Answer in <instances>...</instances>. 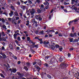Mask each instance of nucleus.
Wrapping results in <instances>:
<instances>
[{
	"instance_id": "680f3d73",
	"label": "nucleus",
	"mask_w": 79,
	"mask_h": 79,
	"mask_svg": "<svg viewBox=\"0 0 79 79\" xmlns=\"http://www.w3.org/2000/svg\"><path fill=\"white\" fill-rule=\"evenodd\" d=\"M20 63H21V61H18V62H17V64H20Z\"/></svg>"
},
{
	"instance_id": "a19ab883",
	"label": "nucleus",
	"mask_w": 79,
	"mask_h": 79,
	"mask_svg": "<svg viewBox=\"0 0 79 79\" xmlns=\"http://www.w3.org/2000/svg\"><path fill=\"white\" fill-rule=\"evenodd\" d=\"M39 2H40V0H36L35 3V4H36V3H39Z\"/></svg>"
},
{
	"instance_id": "ddd939ff",
	"label": "nucleus",
	"mask_w": 79,
	"mask_h": 79,
	"mask_svg": "<svg viewBox=\"0 0 79 79\" xmlns=\"http://www.w3.org/2000/svg\"><path fill=\"white\" fill-rule=\"evenodd\" d=\"M51 49L52 50H54L55 49V47L54 45H52L51 46Z\"/></svg>"
},
{
	"instance_id": "aec40b11",
	"label": "nucleus",
	"mask_w": 79,
	"mask_h": 79,
	"mask_svg": "<svg viewBox=\"0 0 79 79\" xmlns=\"http://www.w3.org/2000/svg\"><path fill=\"white\" fill-rule=\"evenodd\" d=\"M44 65V66H46V67H48V64L47 63H45Z\"/></svg>"
},
{
	"instance_id": "6e6d98bb",
	"label": "nucleus",
	"mask_w": 79,
	"mask_h": 79,
	"mask_svg": "<svg viewBox=\"0 0 79 79\" xmlns=\"http://www.w3.org/2000/svg\"><path fill=\"white\" fill-rule=\"evenodd\" d=\"M15 42L17 44H18L19 43V42L17 40H15Z\"/></svg>"
},
{
	"instance_id": "5fc2aeb1",
	"label": "nucleus",
	"mask_w": 79,
	"mask_h": 79,
	"mask_svg": "<svg viewBox=\"0 0 79 79\" xmlns=\"http://www.w3.org/2000/svg\"><path fill=\"white\" fill-rule=\"evenodd\" d=\"M74 10L76 11L77 10V9L76 8V7H74L73 8Z\"/></svg>"
},
{
	"instance_id": "052dcab7",
	"label": "nucleus",
	"mask_w": 79,
	"mask_h": 79,
	"mask_svg": "<svg viewBox=\"0 0 79 79\" xmlns=\"http://www.w3.org/2000/svg\"><path fill=\"white\" fill-rule=\"evenodd\" d=\"M55 35H56L57 34H58V31H56L55 33Z\"/></svg>"
},
{
	"instance_id": "412c9836",
	"label": "nucleus",
	"mask_w": 79,
	"mask_h": 79,
	"mask_svg": "<svg viewBox=\"0 0 79 79\" xmlns=\"http://www.w3.org/2000/svg\"><path fill=\"white\" fill-rule=\"evenodd\" d=\"M10 49H13V46L12 44H10Z\"/></svg>"
},
{
	"instance_id": "a878e982",
	"label": "nucleus",
	"mask_w": 79,
	"mask_h": 79,
	"mask_svg": "<svg viewBox=\"0 0 79 79\" xmlns=\"http://www.w3.org/2000/svg\"><path fill=\"white\" fill-rule=\"evenodd\" d=\"M70 35L71 36V37H74V34L72 33H70Z\"/></svg>"
},
{
	"instance_id": "4468645a",
	"label": "nucleus",
	"mask_w": 79,
	"mask_h": 79,
	"mask_svg": "<svg viewBox=\"0 0 79 79\" xmlns=\"http://www.w3.org/2000/svg\"><path fill=\"white\" fill-rule=\"evenodd\" d=\"M23 68L25 69L26 71H28V68H27V66H24Z\"/></svg>"
},
{
	"instance_id": "6ab92c4d",
	"label": "nucleus",
	"mask_w": 79,
	"mask_h": 79,
	"mask_svg": "<svg viewBox=\"0 0 79 79\" xmlns=\"http://www.w3.org/2000/svg\"><path fill=\"white\" fill-rule=\"evenodd\" d=\"M31 44H32L31 45V46L33 47V46H34V45H35V42H32L31 43Z\"/></svg>"
},
{
	"instance_id": "6e6552de",
	"label": "nucleus",
	"mask_w": 79,
	"mask_h": 79,
	"mask_svg": "<svg viewBox=\"0 0 79 79\" xmlns=\"http://www.w3.org/2000/svg\"><path fill=\"white\" fill-rule=\"evenodd\" d=\"M17 74H18V75L20 77H22L23 76V75L21 73H20V72H17Z\"/></svg>"
},
{
	"instance_id": "c85d7f7f",
	"label": "nucleus",
	"mask_w": 79,
	"mask_h": 79,
	"mask_svg": "<svg viewBox=\"0 0 79 79\" xmlns=\"http://www.w3.org/2000/svg\"><path fill=\"white\" fill-rule=\"evenodd\" d=\"M2 39L3 40V41H5V42H6V39L4 37H3L2 38Z\"/></svg>"
},
{
	"instance_id": "39448f33",
	"label": "nucleus",
	"mask_w": 79,
	"mask_h": 79,
	"mask_svg": "<svg viewBox=\"0 0 79 79\" xmlns=\"http://www.w3.org/2000/svg\"><path fill=\"white\" fill-rule=\"evenodd\" d=\"M78 21V19H75L73 20H72V21H70L69 23V26H71V24H72L73 22H74V23H76V22H77Z\"/></svg>"
},
{
	"instance_id": "a18cd8bd",
	"label": "nucleus",
	"mask_w": 79,
	"mask_h": 79,
	"mask_svg": "<svg viewBox=\"0 0 79 79\" xmlns=\"http://www.w3.org/2000/svg\"><path fill=\"white\" fill-rule=\"evenodd\" d=\"M74 50V49L73 48H70L69 50L70 51H73Z\"/></svg>"
},
{
	"instance_id": "72a5a7b5",
	"label": "nucleus",
	"mask_w": 79,
	"mask_h": 79,
	"mask_svg": "<svg viewBox=\"0 0 79 79\" xmlns=\"http://www.w3.org/2000/svg\"><path fill=\"white\" fill-rule=\"evenodd\" d=\"M2 34L3 35V36H5V33L3 31L2 32Z\"/></svg>"
},
{
	"instance_id": "f8f14e48",
	"label": "nucleus",
	"mask_w": 79,
	"mask_h": 79,
	"mask_svg": "<svg viewBox=\"0 0 79 79\" xmlns=\"http://www.w3.org/2000/svg\"><path fill=\"white\" fill-rule=\"evenodd\" d=\"M39 48V44L35 45L33 47V48Z\"/></svg>"
},
{
	"instance_id": "09e8293b",
	"label": "nucleus",
	"mask_w": 79,
	"mask_h": 79,
	"mask_svg": "<svg viewBox=\"0 0 79 79\" xmlns=\"http://www.w3.org/2000/svg\"><path fill=\"white\" fill-rule=\"evenodd\" d=\"M3 14L6 15V16H8V14H7L6 12H4Z\"/></svg>"
},
{
	"instance_id": "dca6fc26",
	"label": "nucleus",
	"mask_w": 79,
	"mask_h": 79,
	"mask_svg": "<svg viewBox=\"0 0 79 79\" xmlns=\"http://www.w3.org/2000/svg\"><path fill=\"white\" fill-rule=\"evenodd\" d=\"M76 0H71V5H73L74 3V2H75V1Z\"/></svg>"
},
{
	"instance_id": "5701e85b",
	"label": "nucleus",
	"mask_w": 79,
	"mask_h": 79,
	"mask_svg": "<svg viewBox=\"0 0 79 79\" xmlns=\"http://www.w3.org/2000/svg\"><path fill=\"white\" fill-rule=\"evenodd\" d=\"M38 20H39L40 21H42V19L40 18V17H39L38 19Z\"/></svg>"
},
{
	"instance_id": "2eb2a0df",
	"label": "nucleus",
	"mask_w": 79,
	"mask_h": 79,
	"mask_svg": "<svg viewBox=\"0 0 79 79\" xmlns=\"http://www.w3.org/2000/svg\"><path fill=\"white\" fill-rule=\"evenodd\" d=\"M2 27L4 29H7V28H6V26L5 24L2 25Z\"/></svg>"
},
{
	"instance_id": "bf43d9fd",
	"label": "nucleus",
	"mask_w": 79,
	"mask_h": 79,
	"mask_svg": "<svg viewBox=\"0 0 79 79\" xmlns=\"http://www.w3.org/2000/svg\"><path fill=\"white\" fill-rule=\"evenodd\" d=\"M60 7L61 9H64V7L63 6H61Z\"/></svg>"
},
{
	"instance_id": "58836bf2",
	"label": "nucleus",
	"mask_w": 79,
	"mask_h": 79,
	"mask_svg": "<svg viewBox=\"0 0 79 79\" xmlns=\"http://www.w3.org/2000/svg\"><path fill=\"white\" fill-rule=\"evenodd\" d=\"M8 20H9V21H11V20H12V19H11V18H8Z\"/></svg>"
},
{
	"instance_id": "c756f323",
	"label": "nucleus",
	"mask_w": 79,
	"mask_h": 79,
	"mask_svg": "<svg viewBox=\"0 0 79 79\" xmlns=\"http://www.w3.org/2000/svg\"><path fill=\"white\" fill-rule=\"evenodd\" d=\"M46 5H47V6H49V3L47 2H46Z\"/></svg>"
},
{
	"instance_id": "423d86ee",
	"label": "nucleus",
	"mask_w": 79,
	"mask_h": 79,
	"mask_svg": "<svg viewBox=\"0 0 79 79\" xmlns=\"http://www.w3.org/2000/svg\"><path fill=\"white\" fill-rule=\"evenodd\" d=\"M43 10V9L42 8H40V9L37 10V12L38 14H40L41 13V11Z\"/></svg>"
},
{
	"instance_id": "774afa93",
	"label": "nucleus",
	"mask_w": 79,
	"mask_h": 79,
	"mask_svg": "<svg viewBox=\"0 0 79 79\" xmlns=\"http://www.w3.org/2000/svg\"><path fill=\"white\" fill-rule=\"evenodd\" d=\"M16 49L17 50H19V47H17Z\"/></svg>"
},
{
	"instance_id": "49530a36",
	"label": "nucleus",
	"mask_w": 79,
	"mask_h": 79,
	"mask_svg": "<svg viewBox=\"0 0 79 79\" xmlns=\"http://www.w3.org/2000/svg\"><path fill=\"white\" fill-rule=\"evenodd\" d=\"M36 63H37V62H36V61H35V62H34L33 63V65H35V64H36Z\"/></svg>"
},
{
	"instance_id": "f257e3e1",
	"label": "nucleus",
	"mask_w": 79,
	"mask_h": 79,
	"mask_svg": "<svg viewBox=\"0 0 79 79\" xmlns=\"http://www.w3.org/2000/svg\"><path fill=\"white\" fill-rule=\"evenodd\" d=\"M65 59H64V56H61L60 57V58L59 59V61L60 62H62L64 61L63 63H62L60 64V68L61 69H66L68 66V65L65 63Z\"/></svg>"
},
{
	"instance_id": "7c9ffc66",
	"label": "nucleus",
	"mask_w": 79,
	"mask_h": 79,
	"mask_svg": "<svg viewBox=\"0 0 79 79\" xmlns=\"http://www.w3.org/2000/svg\"><path fill=\"white\" fill-rule=\"evenodd\" d=\"M68 57H69V58H70V57H71V54L69 53H68Z\"/></svg>"
},
{
	"instance_id": "1a4fd4ad",
	"label": "nucleus",
	"mask_w": 79,
	"mask_h": 79,
	"mask_svg": "<svg viewBox=\"0 0 79 79\" xmlns=\"http://www.w3.org/2000/svg\"><path fill=\"white\" fill-rule=\"evenodd\" d=\"M17 71V70L15 69H12V71H11V73H15Z\"/></svg>"
},
{
	"instance_id": "2f4dec72",
	"label": "nucleus",
	"mask_w": 79,
	"mask_h": 79,
	"mask_svg": "<svg viewBox=\"0 0 79 79\" xmlns=\"http://www.w3.org/2000/svg\"><path fill=\"white\" fill-rule=\"evenodd\" d=\"M39 15H36V16H35V18L36 19H39Z\"/></svg>"
},
{
	"instance_id": "3c124183",
	"label": "nucleus",
	"mask_w": 79,
	"mask_h": 79,
	"mask_svg": "<svg viewBox=\"0 0 79 79\" xmlns=\"http://www.w3.org/2000/svg\"><path fill=\"white\" fill-rule=\"evenodd\" d=\"M64 5H68V3H67V2H65L64 3Z\"/></svg>"
},
{
	"instance_id": "de8ad7c7",
	"label": "nucleus",
	"mask_w": 79,
	"mask_h": 79,
	"mask_svg": "<svg viewBox=\"0 0 79 79\" xmlns=\"http://www.w3.org/2000/svg\"><path fill=\"white\" fill-rule=\"evenodd\" d=\"M31 52H32V53H33V52H35V51L33 50V49H31Z\"/></svg>"
},
{
	"instance_id": "a211bd4d",
	"label": "nucleus",
	"mask_w": 79,
	"mask_h": 79,
	"mask_svg": "<svg viewBox=\"0 0 79 79\" xmlns=\"http://www.w3.org/2000/svg\"><path fill=\"white\" fill-rule=\"evenodd\" d=\"M78 42V40L77 39H75L73 40V43H74V42Z\"/></svg>"
},
{
	"instance_id": "f03ea898",
	"label": "nucleus",
	"mask_w": 79,
	"mask_h": 79,
	"mask_svg": "<svg viewBox=\"0 0 79 79\" xmlns=\"http://www.w3.org/2000/svg\"><path fill=\"white\" fill-rule=\"evenodd\" d=\"M56 61V60L55 58L51 59L48 62V64L49 65V66L51 68H52V67H53V66H55V63Z\"/></svg>"
},
{
	"instance_id": "473e14b6",
	"label": "nucleus",
	"mask_w": 79,
	"mask_h": 79,
	"mask_svg": "<svg viewBox=\"0 0 79 79\" xmlns=\"http://www.w3.org/2000/svg\"><path fill=\"white\" fill-rule=\"evenodd\" d=\"M47 76L48 78H49V79H50L51 78H52V77L50 75H47Z\"/></svg>"
},
{
	"instance_id": "20e7f679",
	"label": "nucleus",
	"mask_w": 79,
	"mask_h": 79,
	"mask_svg": "<svg viewBox=\"0 0 79 79\" xmlns=\"http://www.w3.org/2000/svg\"><path fill=\"white\" fill-rule=\"evenodd\" d=\"M35 13V10L34 9H31V11H30V13L31 14V16H32L31 17V18H32L34 16V13Z\"/></svg>"
},
{
	"instance_id": "bb28decb",
	"label": "nucleus",
	"mask_w": 79,
	"mask_h": 79,
	"mask_svg": "<svg viewBox=\"0 0 79 79\" xmlns=\"http://www.w3.org/2000/svg\"><path fill=\"white\" fill-rule=\"evenodd\" d=\"M0 74L1 77H2L3 78H5V76H4L3 74L2 73H0Z\"/></svg>"
},
{
	"instance_id": "c9c22d12",
	"label": "nucleus",
	"mask_w": 79,
	"mask_h": 79,
	"mask_svg": "<svg viewBox=\"0 0 79 79\" xmlns=\"http://www.w3.org/2000/svg\"><path fill=\"white\" fill-rule=\"evenodd\" d=\"M40 34H44V31H42L40 32Z\"/></svg>"
},
{
	"instance_id": "79ce46f5",
	"label": "nucleus",
	"mask_w": 79,
	"mask_h": 79,
	"mask_svg": "<svg viewBox=\"0 0 79 79\" xmlns=\"http://www.w3.org/2000/svg\"><path fill=\"white\" fill-rule=\"evenodd\" d=\"M73 39L71 38L70 39V42H73Z\"/></svg>"
},
{
	"instance_id": "864d4df0",
	"label": "nucleus",
	"mask_w": 79,
	"mask_h": 79,
	"mask_svg": "<svg viewBox=\"0 0 79 79\" xmlns=\"http://www.w3.org/2000/svg\"><path fill=\"white\" fill-rule=\"evenodd\" d=\"M35 39H37V40H39V37H35Z\"/></svg>"
},
{
	"instance_id": "8fccbe9b",
	"label": "nucleus",
	"mask_w": 79,
	"mask_h": 79,
	"mask_svg": "<svg viewBox=\"0 0 79 79\" xmlns=\"http://www.w3.org/2000/svg\"><path fill=\"white\" fill-rule=\"evenodd\" d=\"M59 50H60V52H61L62 51V50H63V48H59Z\"/></svg>"
},
{
	"instance_id": "393cba45",
	"label": "nucleus",
	"mask_w": 79,
	"mask_h": 79,
	"mask_svg": "<svg viewBox=\"0 0 79 79\" xmlns=\"http://www.w3.org/2000/svg\"><path fill=\"white\" fill-rule=\"evenodd\" d=\"M17 40L19 41H21V39L20 38V37L19 36L17 37Z\"/></svg>"
},
{
	"instance_id": "9b49d317",
	"label": "nucleus",
	"mask_w": 79,
	"mask_h": 79,
	"mask_svg": "<svg viewBox=\"0 0 79 79\" xmlns=\"http://www.w3.org/2000/svg\"><path fill=\"white\" fill-rule=\"evenodd\" d=\"M49 42L48 41L46 42V41H44V45H47V44H49Z\"/></svg>"
},
{
	"instance_id": "4c0bfd02",
	"label": "nucleus",
	"mask_w": 79,
	"mask_h": 79,
	"mask_svg": "<svg viewBox=\"0 0 79 79\" xmlns=\"http://www.w3.org/2000/svg\"><path fill=\"white\" fill-rule=\"evenodd\" d=\"M59 37H62V36H63V35H62L61 33H60L59 34Z\"/></svg>"
},
{
	"instance_id": "b1692460",
	"label": "nucleus",
	"mask_w": 79,
	"mask_h": 79,
	"mask_svg": "<svg viewBox=\"0 0 79 79\" xmlns=\"http://www.w3.org/2000/svg\"><path fill=\"white\" fill-rule=\"evenodd\" d=\"M51 32V30H48L46 31V32L49 33V32Z\"/></svg>"
},
{
	"instance_id": "603ef678",
	"label": "nucleus",
	"mask_w": 79,
	"mask_h": 79,
	"mask_svg": "<svg viewBox=\"0 0 79 79\" xmlns=\"http://www.w3.org/2000/svg\"><path fill=\"white\" fill-rule=\"evenodd\" d=\"M28 3H30V4H32V1H28Z\"/></svg>"
},
{
	"instance_id": "ea45409f",
	"label": "nucleus",
	"mask_w": 79,
	"mask_h": 79,
	"mask_svg": "<svg viewBox=\"0 0 79 79\" xmlns=\"http://www.w3.org/2000/svg\"><path fill=\"white\" fill-rule=\"evenodd\" d=\"M17 3L18 5H20V2L19 1L17 2Z\"/></svg>"
},
{
	"instance_id": "13d9d810",
	"label": "nucleus",
	"mask_w": 79,
	"mask_h": 79,
	"mask_svg": "<svg viewBox=\"0 0 79 79\" xmlns=\"http://www.w3.org/2000/svg\"><path fill=\"white\" fill-rule=\"evenodd\" d=\"M54 10L53 9H52L50 11L51 13H53V11Z\"/></svg>"
},
{
	"instance_id": "9d476101",
	"label": "nucleus",
	"mask_w": 79,
	"mask_h": 79,
	"mask_svg": "<svg viewBox=\"0 0 79 79\" xmlns=\"http://www.w3.org/2000/svg\"><path fill=\"white\" fill-rule=\"evenodd\" d=\"M14 38L15 40H16L17 39V35L15 33L14 35Z\"/></svg>"
},
{
	"instance_id": "37998d69",
	"label": "nucleus",
	"mask_w": 79,
	"mask_h": 79,
	"mask_svg": "<svg viewBox=\"0 0 79 79\" xmlns=\"http://www.w3.org/2000/svg\"><path fill=\"white\" fill-rule=\"evenodd\" d=\"M16 20H19V17H16Z\"/></svg>"
},
{
	"instance_id": "0e129e2a",
	"label": "nucleus",
	"mask_w": 79,
	"mask_h": 79,
	"mask_svg": "<svg viewBox=\"0 0 79 79\" xmlns=\"http://www.w3.org/2000/svg\"><path fill=\"white\" fill-rule=\"evenodd\" d=\"M56 48H59V45H56Z\"/></svg>"
},
{
	"instance_id": "7ed1b4c3",
	"label": "nucleus",
	"mask_w": 79,
	"mask_h": 79,
	"mask_svg": "<svg viewBox=\"0 0 79 79\" xmlns=\"http://www.w3.org/2000/svg\"><path fill=\"white\" fill-rule=\"evenodd\" d=\"M36 63L39 65V66H41L42 65V62L40 59H37L35 60Z\"/></svg>"
},
{
	"instance_id": "e2e57ef3",
	"label": "nucleus",
	"mask_w": 79,
	"mask_h": 79,
	"mask_svg": "<svg viewBox=\"0 0 79 79\" xmlns=\"http://www.w3.org/2000/svg\"><path fill=\"white\" fill-rule=\"evenodd\" d=\"M72 29L73 31V32H74V27H72Z\"/></svg>"
},
{
	"instance_id": "c03bdc74",
	"label": "nucleus",
	"mask_w": 79,
	"mask_h": 79,
	"mask_svg": "<svg viewBox=\"0 0 79 79\" xmlns=\"http://www.w3.org/2000/svg\"><path fill=\"white\" fill-rule=\"evenodd\" d=\"M5 42H3L2 44L3 46H4V47H5Z\"/></svg>"
},
{
	"instance_id": "4d7b16f0",
	"label": "nucleus",
	"mask_w": 79,
	"mask_h": 79,
	"mask_svg": "<svg viewBox=\"0 0 79 79\" xmlns=\"http://www.w3.org/2000/svg\"><path fill=\"white\" fill-rule=\"evenodd\" d=\"M4 65L5 66L6 68H8V66H7V65H6V64H4Z\"/></svg>"
},
{
	"instance_id": "4be33fe9",
	"label": "nucleus",
	"mask_w": 79,
	"mask_h": 79,
	"mask_svg": "<svg viewBox=\"0 0 79 79\" xmlns=\"http://www.w3.org/2000/svg\"><path fill=\"white\" fill-rule=\"evenodd\" d=\"M12 57H13V58L15 59V60H17V59H18V58H17V57H16V56H15L14 55H13V56Z\"/></svg>"
},
{
	"instance_id": "f3484780",
	"label": "nucleus",
	"mask_w": 79,
	"mask_h": 79,
	"mask_svg": "<svg viewBox=\"0 0 79 79\" xmlns=\"http://www.w3.org/2000/svg\"><path fill=\"white\" fill-rule=\"evenodd\" d=\"M15 15L16 16H19L18 15V12L17 11H16L15 12Z\"/></svg>"
},
{
	"instance_id": "0eeeda50",
	"label": "nucleus",
	"mask_w": 79,
	"mask_h": 79,
	"mask_svg": "<svg viewBox=\"0 0 79 79\" xmlns=\"http://www.w3.org/2000/svg\"><path fill=\"white\" fill-rule=\"evenodd\" d=\"M10 8H11V10H14V11H15V7L14 6H13V4H10Z\"/></svg>"
},
{
	"instance_id": "cd10ccee",
	"label": "nucleus",
	"mask_w": 79,
	"mask_h": 79,
	"mask_svg": "<svg viewBox=\"0 0 79 79\" xmlns=\"http://www.w3.org/2000/svg\"><path fill=\"white\" fill-rule=\"evenodd\" d=\"M27 39L28 41H29V40H31V38H30V37H27Z\"/></svg>"
},
{
	"instance_id": "69168bd1",
	"label": "nucleus",
	"mask_w": 79,
	"mask_h": 79,
	"mask_svg": "<svg viewBox=\"0 0 79 79\" xmlns=\"http://www.w3.org/2000/svg\"><path fill=\"white\" fill-rule=\"evenodd\" d=\"M22 38L23 39V40H25V37L24 36L22 37Z\"/></svg>"
},
{
	"instance_id": "e433bc0d",
	"label": "nucleus",
	"mask_w": 79,
	"mask_h": 79,
	"mask_svg": "<svg viewBox=\"0 0 79 79\" xmlns=\"http://www.w3.org/2000/svg\"><path fill=\"white\" fill-rule=\"evenodd\" d=\"M40 69H41L40 68V67H39V66H37V68H36V69L37 70L38 69L39 70H40Z\"/></svg>"
},
{
	"instance_id": "338daca9",
	"label": "nucleus",
	"mask_w": 79,
	"mask_h": 79,
	"mask_svg": "<svg viewBox=\"0 0 79 79\" xmlns=\"http://www.w3.org/2000/svg\"><path fill=\"white\" fill-rule=\"evenodd\" d=\"M2 22H5V19H4L2 18Z\"/></svg>"
},
{
	"instance_id": "f704fd0d",
	"label": "nucleus",
	"mask_w": 79,
	"mask_h": 79,
	"mask_svg": "<svg viewBox=\"0 0 79 79\" xmlns=\"http://www.w3.org/2000/svg\"><path fill=\"white\" fill-rule=\"evenodd\" d=\"M77 33H74L73 34L74 36H75V37H77Z\"/></svg>"
}]
</instances>
